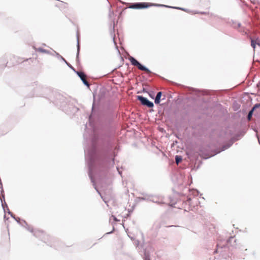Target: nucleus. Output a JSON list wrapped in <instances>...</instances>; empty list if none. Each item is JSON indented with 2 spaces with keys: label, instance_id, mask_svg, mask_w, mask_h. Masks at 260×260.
<instances>
[{
  "label": "nucleus",
  "instance_id": "nucleus-1",
  "mask_svg": "<svg viewBox=\"0 0 260 260\" xmlns=\"http://www.w3.org/2000/svg\"><path fill=\"white\" fill-rule=\"evenodd\" d=\"M85 159H86V161H87V162L88 163V164L89 165V176L91 179V182L93 183V185L94 186V188L96 190V191L98 192V193L100 194L101 198L103 199V200L105 202V203L107 204L108 202V201L107 200L106 198H104L101 195V193L98 190L96 186L95 185L93 177L91 175V165L92 161H93V160H94V149L92 148L91 150H88L87 149H85Z\"/></svg>",
  "mask_w": 260,
  "mask_h": 260
},
{
  "label": "nucleus",
  "instance_id": "nucleus-2",
  "mask_svg": "<svg viewBox=\"0 0 260 260\" xmlns=\"http://www.w3.org/2000/svg\"><path fill=\"white\" fill-rule=\"evenodd\" d=\"M150 6H162V7H166L168 6L163 5H159V4H150ZM149 6V5L147 3H138L133 4L131 5L129 8L132 9H143V8H147Z\"/></svg>",
  "mask_w": 260,
  "mask_h": 260
},
{
  "label": "nucleus",
  "instance_id": "nucleus-3",
  "mask_svg": "<svg viewBox=\"0 0 260 260\" xmlns=\"http://www.w3.org/2000/svg\"><path fill=\"white\" fill-rule=\"evenodd\" d=\"M129 60L132 65L137 67L139 70L146 71L147 73H150V71L148 68L142 65L133 57L130 56L129 57Z\"/></svg>",
  "mask_w": 260,
  "mask_h": 260
},
{
  "label": "nucleus",
  "instance_id": "nucleus-4",
  "mask_svg": "<svg viewBox=\"0 0 260 260\" xmlns=\"http://www.w3.org/2000/svg\"><path fill=\"white\" fill-rule=\"evenodd\" d=\"M129 60L132 65L137 67L139 70L146 71L147 73H150V71L148 68L142 65L133 57L130 56L129 57Z\"/></svg>",
  "mask_w": 260,
  "mask_h": 260
},
{
  "label": "nucleus",
  "instance_id": "nucleus-5",
  "mask_svg": "<svg viewBox=\"0 0 260 260\" xmlns=\"http://www.w3.org/2000/svg\"><path fill=\"white\" fill-rule=\"evenodd\" d=\"M137 99L141 102L142 105H146L148 107L152 108L154 106L152 102L149 101L147 98L145 97L139 95L138 96Z\"/></svg>",
  "mask_w": 260,
  "mask_h": 260
},
{
  "label": "nucleus",
  "instance_id": "nucleus-6",
  "mask_svg": "<svg viewBox=\"0 0 260 260\" xmlns=\"http://www.w3.org/2000/svg\"><path fill=\"white\" fill-rule=\"evenodd\" d=\"M77 74L80 78L81 80L82 81L84 84L89 87V84L86 79V75L84 74V73L82 72H77Z\"/></svg>",
  "mask_w": 260,
  "mask_h": 260
},
{
  "label": "nucleus",
  "instance_id": "nucleus-7",
  "mask_svg": "<svg viewBox=\"0 0 260 260\" xmlns=\"http://www.w3.org/2000/svg\"><path fill=\"white\" fill-rule=\"evenodd\" d=\"M161 95H162V93L160 91L158 92L157 93L155 99V101H154V102L156 104H158L160 103V99L161 96Z\"/></svg>",
  "mask_w": 260,
  "mask_h": 260
},
{
  "label": "nucleus",
  "instance_id": "nucleus-8",
  "mask_svg": "<svg viewBox=\"0 0 260 260\" xmlns=\"http://www.w3.org/2000/svg\"><path fill=\"white\" fill-rule=\"evenodd\" d=\"M2 206L4 209V211H5V206H6V207H7V210H8V213L9 214H10L12 217H13L14 219H15L18 222V221L15 218V217L13 216V214L9 211V209L8 208V206H7L6 202H5L4 203H3V201H2Z\"/></svg>",
  "mask_w": 260,
  "mask_h": 260
},
{
  "label": "nucleus",
  "instance_id": "nucleus-9",
  "mask_svg": "<svg viewBox=\"0 0 260 260\" xmlns=\"http://www.w3.org/2000/svg\"><path fill=\"white\" fill-rule=\"evenodd\" d=\"M148 200H149L150 201L154 203H156L158 204H160L162 203L161 201H159L156 197H153L152 198V199H148Z\"/></svg>",
  "mask_w": 260,
  "mask_h": 260
},
{
  "label": "nucleus",
  "instance_id": "nucleus-10",
  "mask_svg": "<svg viewBox=\"0 0 260 260\" xmlns=\"http://www.w3.org/2000/svg\"><path fill=\"white\" fill-rule=\"evenodd\" d=\"M257 40H258V39H257L256 40H254L253 39L251 40V45L254 49L255 48L256 45H257L256 43L257 42Z\"/></svg>",
  "mask_w": 260,
  "mask_h": 260
},
{
  "label": "nucleus",
  "instance_id": "nucleus-11",
  "mask_svg": "<svg viewBox=\"0 0 260 260\" xmlns=\"http://www.w3.org/2000/svg\"><path fill=\"white\" fill-rule=\"evenodd\" d=\"M175 160L177 164H178L182 160V157L179 155L175 156Z\"/></svg>",
  "mask_w": 260,
  "mask_h": 260
},
{
  "label": "nucleus",
  "instance_id": "nucleus-12",
  "mask_svg": "<svg viewBox=\"0 0 260 260\" xmlns=\"http://www.w3.org/2000/svg\"><path fill=\"white\" fill-rule=\"evenodd\" d=\"M79 50H80V46H79V38H78V40H77V56L79 55Z\"/></svg>",
  "mask_w": 260,
  "mask_h": 260
},
{
  "label": "nucleus",
  "instance_id": "nucleus-13",
  "mask_svg": "<svg viewBox=\"0 0 260 260\" xmlns=\"http://www.w3.org/2000/svg\"><path fill=\"white\" fill-rule=\"evenodd\" d=\"M253 110H251L248 113V116H247V118L248 119V120H250V118H251V117L252 115V113H253Z\"/></svg>",
  "mask_w": 260,
  "mask_h": 260
},
{
  "label": "nucleus",
  "instance_id": "nucleus-14",
  "mask_svg": "<svg viewBox=\"0 0 260 260\" xmlns=\"http://www.w3.org/2000/svg\"><path fill=\"white\" fill-rule=\"evenodd\" d=\"M56 55L59 56V57H60V58L63 60L68 66H69V64L68 63V62H67V61L62 57L58 53H56Z\"/></svg>",
  "mask_w": 260,
  "mask_h": 260
},
{
  "label": "nucleus",
  "instance_id": "nucleus-15",
  "mask_svg": "<svg viewBox=\"0 0 260 260\" xmlns=\"http://www.w3.org/2000/svg\"><path fill=\"white\" fill-rule=\"evenodd\" d=\"M260 106V104H256L254 106V107L252 108L251 110H253L254 111L256 108L259 107Z\"/></svg>",
  "mask_w": 260,
  "mask_h": 260
},
{
  "label": "nucleus",
  "instance_id": "nucleus-16",
  "mask_svg": "<svg viewBox=\"0 0 260 260\" xmlns=\"http://www.w3.org/2000/svg\"><path fill=\"white\" fill-rule=\"evenodd\" d=\"M38 50L41 52H44V53L46 52V51L45 49L41 48H38Z\"/></svg>",
  "mask_w": 260,
  "mask_h": 260
},
{
  "label": "nucleus",
  "instance_id": "nucleus-17",
  "mask_svg": "<svg viewBox=\"0 0 260 260\" xmlns=\"http://www.w3.org/2000/svg\"><path fill=\"white\" fill-rule=\"evenodd\" d=\"M144 260H150V259L148 257V256L146 255L145 257V258H144Z\"/></svg>",
  "mask_w": 260,
  "mask_h": 260
},
{
  "label": "nucleus",
  "instance_id": "nucleus-18",
  "mask_svg": "<svg viewBox=\"0 0 260 260\" xmlns=\"http://www.w3.org/2000/svg\"><path fill=\"white\" fill-rule=\"evenodd\" d=\"M256 43L258 46H260V41L259 40H257V42Z\"/></svg>",
  "mask_w": 260,
  "mask_h": 260
},
{
  "label": "nucleus",
  "instance_id": "nucleus-19",
  "mask_svg": "<svg viewBox=\"0 0 260 260\" xmlns=\"http://www.w3.org/2000/svg\"><path fill=\"white\" fill-rule=\"evenodd\" d=\"M112 217H113V219H114V220H115V221H117V218H116L115 216H112Z\"/></svg>",
  "mask_w": 260,
  "mask_h": 260
},
{
  "label": "nucleus",
  "instance_id": "nucleus-20",
  "mask_svg": "<svg viewBox=\"0 0 260 260\" xmlns=\"http://www.w3.org/2000/svg\"><path fill=\"white\" fill-rule=\"evenodd\" d=\"M173 8H175V9H181V10H183V9H182V8H179V7H173Z\"/></svg>",
  "mask_w": 260,
  "mask_h": 260
},
{
  "label": "nucleus",
  "instance_id": "nucleus-21",
  "mask_svg": "<svg viewBox=\"0 0 260 260\" xmlns=\"http://www.w3.org/2000/svg\"><path fill=\"white\" fill-rule=\"evenodd\" d=\"M28 230H29L30 232H33V230L32 229H30V228H28Z\"/></svg>",
  "mask_w": 260,
  "mask_h": 260
},
{
  "label": "nucleus",
  "instance_id": "nucleus-22",
  "mask_svg": "<svg viewBox=\"0 0 260 260\" xmlns=\"http://www.w3.org/2000/svg\"><path fill=\"white\" fill-rule=\"evenodd\" d=\"M257 138H258V142H259V144H260V139L258 138V137H257Z\"/></svg>",
  "mask_w": 260,
  "mask_h": 260
},
{
  "label": "nucleus",
  "instance_id": "nucleus-23",
  "mask_svg": "<svg viewBox=\"0 0 260 260\" xmlns=\"http://www.w3.org/2000/svg\"><path fill=\"white\" fill-rule=\"evenodd\" d=\"M226 148H227V147H226V148H224L223 150H225V149H226Z\"/></svg>",
  "mask_w": 260,
  "mask_h": 260
},
{
  "label": "nucleus",
  "instance_id": "nucleus-24",
  "mask_svg": "<svg viewBox=\"0 0 260 260\" xmlns=\"http://www.w3.org/2000/svg\"><path fill=\"white\" fill-rule=\"evenodd\" d=\"M240 26V23H239V24H238V26Z\"/></svg>",
  "mask_w": 260,
  "mask_h": 260
},
{
  "label": "nucleus",
  "instance_id": "nucleus-25",
  "mask_svg": "<svg viewBox=\"0 0 260 260\" xmlns=\"http://www.w3.org/2000/svg\"><path fill=\"white\" fill-rule=\"evenodd\" d=\"M0 184H1V185H2L1 182H0Z\"/></svg>",
  "mask_w": 260,
  "mask_h": 260
}]
</instances>
